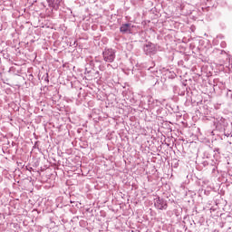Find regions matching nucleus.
Returning a JSON list of instances; mask_svg holds the SVG:
<instances>
[{
	"instance_id": "obj_1",
	"label": "nucleus",
	"mask_w": 232,
	"mask_h": 232,
	"mask_svg": "<svg viewBox=\"0 0 232 232\" xmlns=\"http://www.w3.org/2000/svg\"><path fill=\"white\" fill-rule=\"evenodd\" d=\"M103 59L105 63H113L115 61V50L105 49L103 51Z\"/></svg>"
},
{
	"instance_id": "obj_2",
	"label": "nucleus",
	"mask_w": 232,
	"mask_h": 232,
	"mask_svg": "<svg viewBox=\"0 0 232 232\" xmlns=\"http://www.w3.org/2000/svg\"><path fill=\"white\" fill-rule=\"evenodd\" d=\"M154 206L157 209H166L167 204L164 202V199H160V198H156L154 199Z\"/></svg>"
},
{
	"instance_id": "obj_3",
	"label": "nucleus",
	"mask_w": 232,
	"mask_h": 232,
	"mask_svg": "<svg viewBox=\"0 0 232 232\" xmlns=\"http://www.w3.org/2000/svg\"><path fill=\"white\" fill-rule=\"evenodd\" d=\"M131 24H124L121 26L120 32H121V34H131Z\"/></svg>"
},
{
	"instance_id": "obj_4",
	"label": "nucleus",
	"mask_w": 232,
	"mask_h": 232,
	"mask_svg": "<svg viewBox=\"0 0 232 232\" xmlns=\"http://www.w3.org/2000/svg\"><path fill=\"white\" fill-rule=\"evenodd\" d=\"M144 52L148 54L150 53H153V52H155V46L153 45V44H149L144 47Z\"/></svg>"
}]
</instances>
